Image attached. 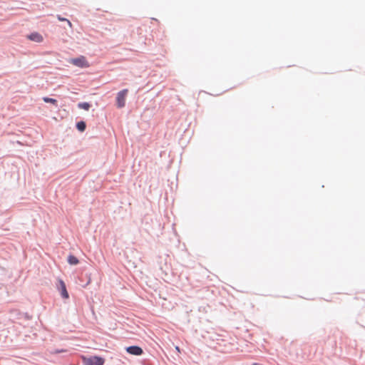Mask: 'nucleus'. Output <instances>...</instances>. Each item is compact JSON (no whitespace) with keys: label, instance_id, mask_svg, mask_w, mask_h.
<instances>
[{"label":"nucleus","instance_id":"0eeeda50","mask_svg":"<svg viewBox=\"0 0 365 365\" xmlns=\"http://www.w3.org/2000/svg\"><path fill=\"white\" fill-rule=\"evenodd\" d=\"M68 262L71 265H76L78 264L79 261L75 256L69 255L68 257Z\"/></svg>","mask_w":365,"mask_h":365},{"label":"nucleus","instance_id":"f03ea898","mask_svg":"<svg viewBox=\"0 0 365 365\" xmlns=\"http://www.w3.org/2000/svg\"><path fill=\"white\" fill-rule=\"evenodd\" d=\"M128 92V89H123L118 93L116 97L117 106L118 108H123L125 105V98Z\"/></svg>","mask_w":365,"mask_h":365},{"label":"nucleus","instance_id":"9d476101","mask_svg":"<svg viewBox=\"0 0 365 365\" xmlns=\"http://www.w3.org/2000/svg\"><path fill=\"white\" fill-rule=\"evenodd\" d=\"M76 128H78V130L83 132L86 129V123L83 121H80V122L77 123Z\"/></svg>","mask_w":365,"mask_h":365},{"label":"nucleus","instance_id":"1a4fd4ad","mask_svg":"<svg viewBox=\"0 0 365 365\" xmlns=\"http://www.w3.org/2000/svg\"><path fill=\"white\" fill-rule=\"evenodd\" d=\"M43 101L45 102V103H52L55 106L57 105V101L54 98H48V97H43Z\"/></svg>","mask_w":365,"mask_h":365},{"label":"nucleus","instance_id":"f8f14e48","mask_svg":"<svg viewBox=\"0 0 365 365\" xmlns=\"http://www.w3.org/2000/svg\"><path fill=\"white\" fill-rule=\"evenodd\" d=\"M66 22L68 23V26H69L70 28H72V24H71V22L69 20H68V19L66 20Z\"/></svg>","mask_w":365,"mask_h":365},{"label":"nucleus","instance_id":"9b49d317","mask_svg":"<svg viewBox=\"0 0 365 365\" xmlns=\"http://www.w3.org/2000/svg\"><path fill=\"white\" fill-rule=\"evenodd\" d=\"M57 18H58V19L59 21H66V20H67L66 19H65V18H62V17H61L60 16H57Z\"/></svg>","mask_w":365,"mask_h":365},{"label":"nucleus","instance_id":"39448f33","mask_svg":"<svg viewBox=\"0 0 365 365\" xmlns=\"http://www.w3.org/2000/svg\"><path fill=\"white\" fill-rule=\"evenodd\" d=\"M58 282L60 284V291H61L62 297L64 299H68L69 297V295L67 292L66 287L64 282L62 279H59Z\"/></svg>","mask_w":365,"mask_h":365},{"label":"nucleus","instance_id":"ddd939ff","mask_svg":"<svg viewBox=\"0 0 365 365\" xmlns=\"http://www.w3.org/2000/svg\"><path fill=\"white\" fill-rule=\"evenodd\" d=\"M175 350L178 351V353H180V349L179 346H175Z\"/></svg>","mask_w":365,"mask_h":365},{"label":"nucleus","instance_id":"20e7f679","mask_svg":"<svg viewBox=\"0 0 365 365\" xmlns=\"http://www.w3.org/2000/svg\"><path fill=\"white\" fill-rule=\"evenodd\" d=\"M126 351L130 354L140 356L143 353V349L138 346H131L126 348Z\"/></svg>","mask_w":365,"mask_h":365},{"label":"nucleus","instance_id":"6e6552de","mask_svg":"<svg viewBox=\"0 0 365 365\" xmlns=\"http://www.w3.org/2000/svg\"><path fill=\"white\" fill-rule=\"evenodd\" d=\"M78 107L79 108H81V109H83L86 110H88L89 108H91V105L88 103L84 102V103H78Z\"/></svg>","mask_w":365,"mask_h":365},{"label":"nucleus","instance_id":"423d86ee","mask_svg":"<svg viewBox=\"0 0 365 365\" xmlns=\"http://www.w3.org/2000/svg\"><path fill=\"white\" fill-rule=\"evenodd\" d=\"M29 38L35 42H42L43 38V36L38 33H32L29 36Z\"/></svg>","mask_w":365,"mask_h":365},{"label":"nucleus","instance_id":"7ed1b4c3","mask_svg":"<svg viewBox=\"0 0 365 365\" xmlns=\"http://www.w3.org/2000/svg\"><path fill=\"white\" fill-rule=\"evenodd\" d=\"M70 62L72 64H73L76 66L81 67V68H84V67L88 66V62L86 61V58L84 56H81L79 58H73L71 60Z\"/></svg>","mask_w":365,"mask_h":365},{"label":"nucleus","instance_id":"f257e3e1","mask_svg":"<svg viewBox=\"0 0 365 365\" xmlns=\"http://www.w3.org/2000/svg\"><path fill=\"white\" fill-rule=\"evenodd\" d=\"M83 365H103L104 359L99 356L82 357Z\"/></svg>","mask_w":365,"mask_h":365}]
</instances>
